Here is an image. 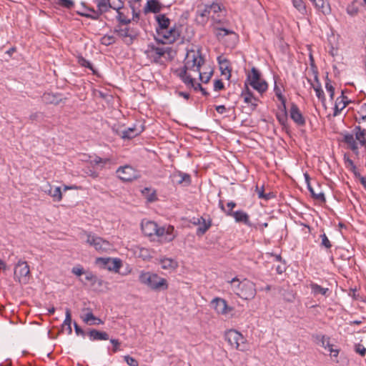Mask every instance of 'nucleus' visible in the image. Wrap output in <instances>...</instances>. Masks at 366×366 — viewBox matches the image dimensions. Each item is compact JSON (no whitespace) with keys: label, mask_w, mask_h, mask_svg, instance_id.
<instances>
[{"label":"nucleus","mask_w":366,"mask_h":366,"mask_svg":"<svg viewBox=\"0 0 366 366\" xmlns=\"http://www.w3.org/2000/svg\"><path fill=\"white\" fill-rule=\"evenodd\" d=\"M276 117L281 125H286L287 122V111L286 107V103L283 104V109H282V112L277 113Z\"/></svg>","instance_id":"obj_33"},{"label":"nucleus","mask_w":366,"mask_h":366,"mask_svg":"<svg viewBox=\"0 0 366 366\" xmlns=\"http://www.w3.org/2000/svg\"><path fill=\"white\" fill-rule=\"evenodd\" d=\"M224 88V84L221 79H217L214 83V89L215 91H220Z\"/></svg>","instance_id":"obj_58"},{"label":"nucleus","mask_w":366,"mask_h":366,"mask_svg":"<svg viewBox=\"0 0 366 366\" xmlns=\"http://www.w3.org/2000/svg\"><path fill=\"white\" fill-rule=\"evenodd\" d=\"M244 99V102L247 104H250L252 110H255L257 107V102H254L253 99L247 97H242Z\"/></svg>","instance_id":"obj_55"},{"label":"nucleus","mask_w":366,"mask_h":366,"mask_svg":"<svg viewBox=\"0 0 366 366\" xmlns=\"http://www.w3.org/2000/svg\"><path fill=\"white\" fill-rule=\"evenodd\" d=\"M142 193L149 202H154L157 200V192L155 189L145 187L142 190Z\"/></svg>","instance_id":"obj_31"},{"label":"nucleus","mask_w":366,"mask_h":366,"mask_svg":"<svg viewBox=\"0 0 366 366\" xmlns=\"http://www.w3.org/2000/svg\"><path fill=\"white\" fill-rule=\"evenodd\" d=\"M171 51L170 47H159L154 44H149L144 53L151 60L152 62L158 64L161 61V58L165 54L169 53Z\"/></svg>","instance_id":"obj_8"},{"label":"nucleus","mask_w":366,"mask_h":366,"mask_svg":"<svg viewBox=\"0 0 366 366\" xmlns=\"http://www.w3.org/2000/svg\"><path fill=\"white\" fill-rule=\"evenodd\" d=\"M86 335L91 341H102L109 340V335L104 331L97 330L96 329H88Z\"/></svg>","instance_id":"obj_17"},{"label":"nucleus","mask_w":366,"mask_h":366,"mask_svg":"<svg viewBox=\"0 0 366 366\" xmlns=\"http://www.w3.org/2000/svg\"><path fill=\"white\" fill-rule=\"evenodd\" d=\"M241 97H247L249 98L253 99L254 102H258V99L254 96L253 93L249 89L247 81L245 82V88L242 92Z\"/></svg>","instance_id":"obj_42"},{"label":"nucleus","mask_w":366,"mask_h":366,"mask_svg":"<svg viewBox=\"0 0 366 366\" xmlns=\"http://www.w3.org/2000/svg\"><path fill=\"white\" fill-rule=\"evenodd\" d=\"M110 342L113 345V352H117L118 350H119V345H120V342L117 340V339H111L110 340Z\"/></svg>","instance_id":"obj_64"},{"label":"nucleus","mask_w":366,"mask_h":366,"mask_svg":"<svg viewBox=\"0 0 366 366\" xmlns=\"http://www.w3.org/2000/svg\"><path fill=\"white\" fill-rule=\"evenodd\" d=\"M320 237L322 239L321 246L325 247L327 249H330L332 247V244L326 234H322L320 235Z\"/></svg>","instance_id":"obj_50"},{"label":"nucleus","mask_w":366,"mask_h":366,"mask_svg":"<svg viewBox=\"0 0 366 366\" xmlns=\"http://www.w3.org/2000/svg\"><path fill=\"white\" fill-rule=\"evenodd\" d=\"M219 59V64H220V69L222 70V74L225 75L227 73L229 74L228 75V79L231 76V70L229 69V61L224 59L223 60H220L219 58H218Z\"/></svg>","instance_id":"obj_37"},{"label":"nucleus","mask_w":366,"mask_h":366,"mask_svg":"<svg viewBox=\"0 0 366 366\" xmlns=\"http://www.w3.org/2000/svg\"><path fill=\"white\" fill-rule=\"evenodd\" d=\"M139 282L156 291L168 289V283L166 279L158 274L149 272H142L139 276Z\"/></svg>","instance_id":"obj_3"},{"label":"nucleus","mask_w":366,"mask_h":366,"mask_svg":"<svg viewBox=\"0 0 366 366\" xmlns=\"http://www.w3.org/2000/svg\"><path fill=\"white\" fill-rule=\"evenodd\" d=\"M226 215L234 217L237 222L244 223L245 225L252 227V224L249 221V216L248 214L243 210H238L236 212L231 211V209H227L226 212Z\"/></svg>","instance_id":"obj_15"},{"label":"nucleus","mask_w":366,"mask_h":366,"mask_svg":"<svg viewBox=\"0 0 366 366\" xmlns=\"http://www.w3.org/2000/svg\"><path fill=\"white\" fill-rule=\"evenodd\" d=\"M179 181L182 182V184L185 183L187 185H189L191 183V177L188 174L182 172V178Z\"/></svg>","instance_id":"obj_59"},{"label":"nucleus","mask_w":366,"mask_h":366,"mask_svg":"<svg viewBox=\"0 0 366 366\" xmlns=\"http://www.w3.org/2000/svg\"><path fill=\"white\" fill-rule=\"evenodd\" d=\"M110 162L109 159L105 158L102 159L99 157H95L91 162L92 164L94 165L100 166L101 168L104 167V166Z\"/></svg>","instance_id":"obj_40"},{"label":"nucleus","mask_w":366,"mask_h":366,"mask_svg":"<svg viewBox=\"0 0 366 366\" xmlns=\"http://www.w3.org/2000/svg\"><path fill=\"white\" fill-rule=\"evenodd\" d=\"M208 9H210L211 13L216 14L222 10L221 6L219 4L213 3L208 5Z\"/></svg>","instance_id":"obj_54"},{"label":"nucleus","mask_w":366,"mask_h":366,"mask_svg":"<svg viewBox=\"0 0 366 366\" xmlns=\"http://www.w3.org/2000/svg\"><path fill=\"white\" fill-rule=\"evenodd\" d=\"M162 9V5L158 0H149L144 7V13L152 12L157 14Z\"/></svg>","instance_id":"obj_23"},{"label":"nucleus","mask_w":366,"mask_h":366,"mask_svg":"<svg viewBox=\"0 0 366 366\" xmlns=\"http://www.w3.org/2000/svg\"><path fill=\"white\" fill-rule=\"evenodd\" d=\"M74 330H75V332L77 335H81L82 337H85V335H86V332L87 331H85L83 329H81L76 322H74Z\"/></svg>","instance_id":"obj_56"},{"label":"nucleus","mask_w":366,"mask_h":366,"mask_svg":"<svg viewBox=\"0 0 366 366\" xmlns=\"http://www.w3.org/2000/svg\"><path fill=\"white\" fill-rule=\"evenodd\" d=\"M347 12L348 14L353 16L358 13V9L354 5V4H352L347 6Z\"/></svg>","instance_id":"obj_53"},{"label":"nucleus","mask_w":366,"mask_h":366,"mask_svg":"<svg viewBox=\"0 0 366 366\" xmlns=\"http://www.w3.org/2000/svg\"><path fill=\"white\" fill-rule=\"evenodd\" d=\"M340 98H337L335 101V104L334 107V112H333V117H337L340 114L342 110H343L346 107V104H343L342 105V99H340Z\"/></svg>","instance_id":"obj_38"},{"label":"nucleus","mask_w":366,"mask_h":366,"mask_svg":"<svg viewBox=\"0 0 366 366\" xmlns=\"http://www.w3.org/2000/svg\"><path fill=\"white\" fill-rule=\"evenodd\" d=\"M292 4L301 14H304L306 13V6L303 3L302 0H292Z\"/></svg>","instance_id":"obj_39"},{"label":"nucleus","mask_w":366,"mask_h":366,"mask_svg":"<svg viewBox=\"0 0 366 366\" xmlns=\"http://www.w3.org/2000/svg\"><path fill=\"white\" fill-rule=\"evenodd\" d=\"M159 262L164 269H175L178 267L177 262L171 258H162Z\"/></svg>","instance_id":"obj_30"},{"label":"nucleus","mask_w":366,"mask_h":366,"mask_svg":"<svg viewBox=\"0 0 366 366\" xmlns=\"http://www.w3.org/2000/svg\"><path fill=\"white\" fill-rule=\"evenodd\" d=\"M65 315H66L65 320H64L62 325H71V314L70 309L66 308V310H65Z\"/></svg>","instance_id":"obj_51"},{"label":"nucleus","mask_w":366,"mask_h":366,"mask_svg":"<svg viewBox=\"0 0 366 366\" xmlns=\"http://www.w3.org/2000/svg\"><path fill=\"white\" fill-rule=\"evenodd\" d=\"M214 310L218 314L227 315L233 310V308L228 306L227 301L220 297H216L212 301Z\"/></svg>","instance_id":"obj_14"},{"label":"nucleus","mask_w":366,"mask_h":366,"mask_svg":"<svg viewBox=\"0 0 366 366\" xmlns=\"http://www.w3.org/2000/svg\"><path fill=\"white\" fill-rule=\"evenodd\" d=\"M247 81H249L252 88L261 94L268 88L267 83L261 79V74L255 67L252 68L251 74L247 76Z\"/></svg>","instance_id":"obj_7"},{"label":"nucleus","mask_w":366,"mask_h":366,"mask_svg":"<svg viewBox=\"0 0 366 366\" xmlns=\"http://www.w3.org/2000/svg\"><path fill=\"white\" fill-rule=\"evenodd\" d=\"M326 337L327 336H325V335H316L315 336H313V337L315 339V340L318 343L321 344L322 347H325V342Z\"/></svg>","instance_id":"obj_62"},{"label":"nucleus","mask_w":366,"mask_h":366,"mask_svg":"<svg viewBox=\"0 0 366 366\" xmlns=\"http://www.w3.org/2000/svg\"><path fill=\"white\" fill-rule=\"evenodd\" d=\"M86 242L99 252H107L111 248V244L108 241L91 234H87Z\"/></svg>","instance_id":"obj_10"},{"label":"nucleus","mask_w":366,"mask_h":366,"mask_svg":"<svg viewBox=\"0 0 366 366\" xmlns=\"http://www.w3.org/2000/svg\"><path fill=\"white\" fill-rule=\"evenodd\" d=\"M96 319H97V317H95L92 312H89L83 317V321L89 325H92L93 322H91V321L96 320Z\"/></svg>","instance_id":"obj_48"},{"label":"nucleus","mask_w":366,"mask_h":366,"mask_svg":"<svg viewBox=\"0 0 366 366\" xmlns=\"http://www.w3.org/2000/svg\"><path fill=\"white\" fill-rule=\"evenodd\" d=\"M117 174L123 182H131L137 178L136 170L129 165L120 167L117 170Z\"/></svg>","instance_id":"obj_11"},{"label":"nucleus","mask_w":366,"mask_h":366,"mask_svg":"<svg viewBox=\"0 0 366 366\" xmlns=\"http://www.w3.org/2000/svg\"><path fill=\"white\" fill-rule=\"evenodd\" d=\"M79 64L81 66H84L86 68H88L90 70H92L93 71V73H95V71L94 69V67H93V65L92 64L86 60V59H84V57H80L79 59V61H78Z\"/></svg>","instance_id":"obj_44"},{"label":"nucleus","mask_w":366,"mask_h":366,"mask_svg":"<svg viewBox=\"0 0 366 366\" xmlns=\"http://www.w3.org/2000/svg\"><path fill=\"white\" fill-rule=\"evenodd\" d=\"M197 14L199 17L202 18L201 22H206L207 19L209 18L211 11L208 9V5H205L203 9H199L197 10Z\"/></svg>","instance_id":"obj_36"},{"label":"nucleus","mask_w":366,"mask_h":366,"mask_svg":"<svg viewBox=\"0 0 366 366\" xmlns=\"http://www.w3.org/2000/svg\"><path fill=\"white\" fill-rule=\"evenodd\" d=\"M319 13L327 16L331 13V7L327 0H310Z\"/></svg>","instance_id":"obj_18"},{"label":"nucleus","mask_w":366,"mask_h":366,"mask_svg":"<svg viewBox=\"0 0 366 366\" xmlns=\"http://www.w3.org/2000/svg\"><path fill=\"white\" fill-rule=\"evenodd\" d=\"M315 81L317 82V85L316 86L312 85V87L314 88V89L316 92V95L318 97V99L320 100H321L322 102H324L325 101V93L321 87V84L319 81L317 75H315Z\"/></svg>","instance_id":"obj_32"},{"label":"nucleus","mask_w":366,"mask_h":366,"mask_svg":"<svg viewBox=\"0 0 366 366\" xmlns=\"http://www.w3.org/2000/svg\"><path fill=\"white\" fill-rule=\"evenodd\" d=\"M124 4L120 0H118V2L116 4L114 2L112 3L111 9H113L117 11V12L120 11V9L123 8Z\"/></svg>","instance_id":"obj_63"},{"label":"nucleus","mask_w":366,"mask_h":366,"mask_svg":"<svg viewBox=\"0 0 366 366\" xmlns=\"http://www.w3.org/2000/svg\"><path fill=\"white\" fill-rule=\"evenodd\" d=\"M194 80L190 75H187L186 77L182 79V81L188 86H194Z\"/></svg>","instance_id":"obj_60"},{"label":"nucleus","mask_w":366,"mask_h":366,"mask_svg":"<svg viewBox=\"0 0 366 366\" xmlns=\"http://www.w3.org/2000/svg\"><path fill=\"white\" fill-rule=\"evenodd\" d=\"M156 20L158 24L157 32L159 35H161L164 32V30H168L170 20L164 14L157 15Z\"/></svg>","instance_id":"obj_19"},{"label":"nucleus","mask_w":366,"mask_h":366,"mask_svg":"<svg viewBox=\"0 0 366 366\" xmlns=\"http://www.w3.org/2000/svg\"><path fill=\"white\" fill-rule=\"evenodd\" d=\"M114 32L127 44L131 45L139 34V30L129 24H117Z\"/></svg>","instance_id":"obj_4"},{"label":"nucleus","mask_w":366,"mask_h":366,"mask_svg":"<svg viewBox=\"0 0 366 366\" xmlns=\"http://www.w3.org/2000/svg\"><path fill=\"white\" fill-rule=\"evenodd\" d=\"M164 31L167 32V34L164 33L162 34L167 41V43H173L180 36L179 31L174 28L168 29V30H164Z\"/></svg>","instance_id":"obj_27"},{"label":"nucleus","mask_w":366,"mask_h":366,"mask_svg":"<svg viewBox=\"0 0 366 366\" xmlns=\"http://www.w3.org/2000/svg\"><path fill=\"white\" fill-rule=\"evenodd\" d=\"M355 351L361 357H365L366 355V348L360 343L355 344Z\"/></svg>","instance_id":"obj_47"},{"label":"nucleus","mask_w":366,"mask_h":366,"mask_svg":"<svg viewBox=\"0 0 366 366\" xmlns=\"http://www.w3.org/2000/svg\"><path fill=\"white\" fill-rule=\"evenodd\" d=\"M225 339L228 343L237 350L244 351V348L239 347V340H242V335L235 330H230L225 334Z\"/></svg>","instance_id":"obj_13"},{"label":"nucleus","mask_w":366,"mask_h":366,"mask_svg":"<svg viewBox=\"0 0 366 366\" xmlns=\"http://www.w3.org/2000/svg\"><path fill=\"white\" fill-rule=\"evenodd\" d=\"M310 287L311 288L312 293L315 296L317 295H322L323 296L327 297L330 295V290L328 288L322 287L317 283L312 282L310 285Z\"/></svg>","instance_id":"obj_26"},{"label":"nucleus","mask_w":366,"mask_h":366,"mask_svg":"<svg viewBox=\"0 0 366 366\" xmlns=\"http://www.w3.org/2000/svg\"><path fill=\"white\" fill-rule=\"evenodd\" d=\"M96 262L102 264L108 270L115 272H117L122 267V262L119 259H111L110 258L99 257Z\"/></svg>","instance_id":"obj_12"},{"label":"nucleus","mask_w":366,"mask_h":366,"mask_svg":"<svg viewBox=\"0 0 366 366\" xmlns=\"http://www.w3.org/2000/svg\"><path fill=\"white\" fill-rule=\"evenodd\" d=\"M31 277L30 268L27 262L19 260L14 267V278L22 284H27Z\"/></svg>","instance_id":"obj_6"},{"label":"nucleus","mask_w":366,"mask_h":366,"mask_svg":"<svg viewBox=\"0 0 366 366\" xmlns=\"http://www.w3.org/2000/svg\"><path fill=\"white\" fill-rule=\"evenodd\" d=\"M97 6V10L94 14H89V13H84L76 11V14L81 16H84L92 20H98L102 14L106 13L112 7L110 0H95Z\"/></svg>","instance_id":"obj_9"},{"label":"nucleus","mask_w":366,"mask_h":366,"mask_svg":"<svg viewBox=\"0 0 366 366\" xmlns=\"http://www.w3.org/2000/svg\"><path fill=\"white\" fill-rule=\"evenodd\" d=\"M124 360L126 361V362L129 366H139L138 361L136 359H134V357H132L129 355H126L124 357Z\"/></svg>","instance_id":"obj_52"},{"label":"nucleus","mask_w":366,"mask_h":366,"mask_svg":"<svg viewBox=\"0 0 366 366\" xmlns=\"http://www.w3.org/2000/svg\"><path fill=\"white\" fill-rule=\"evenodd\" d=\"M142 231L145 236L149 237L152 241H157L161 244L172 242L175 235L174 234V227H159L153 221L142 222L141 224Z\"/></svg>","instance_id":"obj_1"},{"label":"nucleus","mask_w":366,"mask_h":366,"mask_svg":"<svg viewBox=\"0 0 366 366\" xmlns=\"http://www.w3.org/2000/svg\"><path fill=\"white\" fill-rule=\"evenodd\" d=\"M117 19L118 21V24L126 25L131 24V19L127 18L122 11L117 12Z\"/></svg>","instance_id":"obj_41"},{"label":"nucleus","mask_w":366,"mask_h":366,"mask_svg":"<svg viewBox=\"0 0 366 366\" xmlns=\"http://www.w3.org/2000/svg\"><path fill=\"white\" fill-rule=\"evenodd\" d=\"M274 92L275 93L276 97L279 99V101H280V102H282V104H285L286 103V99L282 95L281 89L277 85L276 83H275L274 86Z\"/></svg>","instance_id":"obj_43"},{"label":"nucleus","mask_w":366,"mask_h":366,"mask_svg":"<svg viewBox=\"0 0 366 366\" xmlns=\"http://www.w3.org/2000/svg\"><path fill=\"white\" fill-rule=\"evenodd\" d=\"M215 35L219 41H223L224 38L229 35L232 36L234 41L237 39V34L233 31L224 28L217 29Z\"/></svg>","instance_id":"obj_24"},{"label":"nucleus","mask_w":366,"mask_h":366,"mask_svg":"<svg viewBox=\"0 0 366 366\" xmlns=\"http://www.w3.org/2000/svg\"><path fill=\"white\" fill-rule=\"evenodd\" d=\"M229 283L233 292L242 299L252 300L254 298L257 290L254 283L252 281L244 279L240 282L237 277H234Z\"/></svg>","instance_id":"obj_2"},{"label":"nucleus","mask_w":366,"mask_h":366,"mask_svg":"<svg viewBox=\"0 0 366 366\" xmlns=\"http://www.w3.org/2000/svg\"><path fill=\"white\" fill-rule=\"evenodd\" d=\"M103 44L105 45H110L115 42V39L113 36H104L102 39Z\"/></svg>","instance_id":"obj_57"},{"label":"nucleus","mask_w":366,"mask_h":366,"mask_svg":"<svg viewBox=\"0 0 366 366\" xmlns=\"http://www.w3.org/2000/svg\"><path fill=\"white\" fill-rule=\"evenodd\" d=\"M290 117L298 126L302 127L305 124V119L297 105L295 103L291 104Z\"/></svg>","instance_id":"obj_16"},{"label":"nucleus","mask_w":366,"mask_h":366,"mask_svg":"<svg viewBox=\"0 0 366 366\" xmlns=\"http://www.w3.org/2000/svg\"><path fill=\"white\" fill-rule=\"evenodd\" d=\"M204 63V59L199 50L188 51L184 59L186 69L199 71L201 66Z\"/></svg>","instance_id":"obj_5"},{"label":"nucleus","mask_w":366,"mask_h":366,"mask_svg":"<svg viewBox=\"0 0 366 366\" xmlns=\"http://www.w3.org/2000/svg\"><path fill=\"white\" fill-rule=\"evenodd\" d=\"M143 127H142L140 129H138L135 126L132 127H129L126 130H124L122 132V139H131L139 134H141L143 131Z\"/></svg>","instance_id":"obj_25"},{"label":"nucleus","mask_w":366,"mask_h":366,"mask_svg":"<svg viewBox=\"0 0 366 366\" xmlns=\"http://www.w3.org/2000/svg\"><path fill=\"white\" fill-rule=\"evenodd\" d=\"M56 6H60L66 9H71L74 6L73 0H54Z\"/></svg>","instance_id":"obj_34"},{"label":"nucleus","mask_w":366,"mask_h":366,"mask_svg":"<svg viewBox=\"0 0 366 366\" xmlns=\"http://www.w3.org/2000/svg\"><path fill=\"white\" fill-rule=\"evenodd\" d=\"M49 194L56 201H60L62 199V194L59 187H51L49 190Z\"/></svg>","instance_id":"obj_35"},{"label":"nucleus","mask_w":366,"mask_h":366,"mask_svg":"<svg viewBox=\"0 0 366 366\" xmlns=\"http://www.w3.org/2000/svg\"><path fill=\"white\" fill-rule=\"evenodd\" d=\"M85 279L87 281L91 282L92 285L97 284V282L98 281V277L91 272H86Z\"/></svg>","instance_id":"obj_49"},{"label":"nucleus","mask_w":366,"mask_h":366,"mask_svg":"<svg viewBox=\"0 0 366 366\" xmlns=\"http://www.w3.org/2000/svg\"><path fill=\"white\" fill-rule=\"evenodd\" d=\"M202 224L197 229L196 234L199 237L204 235L212 226V219H202Z\"/></svg>","instance_id":"obj_29"},{"label":"nucleus","mask_w":366,"mask_h":366,"mask_svg":"<svg viewBox=\"0 0 366 366\" xmlns=\"http://www.w3.org/2000/svg\"><path fill=\"white\" fill-rule=\"evenodd\" d=\"M325 88L330 94V99H332L335 95V88L331 84V81L328 79L327 76L326 77Z\"/></svg>","instance_id":"obj_45"},{"label":"nucleus","mask_w":366,"mask_h":366,"mask_svg":"<svg viewBox=\"0 0 366 366\" xmlns=\"http://www.w3.org/2000/svg\"><path fill=\"white\" fill-rule=\"evenodd\" d=\"M343 142L348 145V147L353 152L358 149L357 144L354 138L353 134H345L343 136Z\"/></svg>","instance_id":"obj_28"},{"label":"nucleus","mask_w":366,"mask_h":366,"mask_svg":"<svg viewBox=\"0 0 366 366\" xmlns=\"http://www.w3.org/2000/svg\"><path fill=\"white\" fill-rule=\"evenodd\" d=\"M304 177L305 179V182L307 184V187L308 190L310 191L312 197L313 199L320 201L322 202H325L326 199H325L324 193L322 192L317 193V192H315V191L314 190L313 188H311L310 175L307 173H305Z\"/></svg>","instance_id":"obj_20"},{"label":"nucleus","mask_w":366,"mask_h":366,"mask_svg":"<svg viewBox=\"0 0 366 366\" xmlns=\"http://www.w3.org/2000/svg\"><path fill=\"white\" fill-rule=\"evenodd\" d=\"M199 73V79L203 83H208L211 79V76L213 74V72L211 71L209 72H204L202 73L200 71H198Z\"/></svg>","instance_id":"obj_46"},{"label":"nucleus","mask_w":366,"mask_h":366,"mask_svg":"<svg viewBox=\"0 0 366 366\" xmlns=\"http://www.w3.org/2000/svg\"><path fill=\"white\" fill-rule=\"evenodd\" d=\"M353 134L355 135V140L359 141L362 146L366 145V129L360 126H355L353 129Z\"/></svg>","instance_id":"obj_22"},{"label":"nucleus","mask_w":366,"mask_h":366,"mask_svg":"<svg viewBox=\"0 0 366 366\" xmlns=\"http://www.w3.org/2000/svg\"><path fill=\"white\" fill-rule=\"evenodd\" d=\"M43 102L45 104H59L61 101V95L60 94H54L50 92L44 93L41 97Z\"/></svg>","instance_id":"obj_21"},{"label":"nucleus","mask_w":366,"mask_h":366,"mask_svg":"<svg viewBox=\"0 0 366 366\" xmlns=\"http://www.w3.org/2000/svg\"><path fill=\"white\" fill-rule=\"evenodd\" d=\"M172 182L174 183H176V184H182V182L179 181V180H181V178H182V172H181L174 173L172 175Z\"/></svg>","instance_id":"obj_61"}]
</instances>
